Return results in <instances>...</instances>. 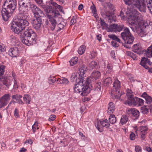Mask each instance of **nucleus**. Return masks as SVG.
Masks as SVG:
<instances>
[{"label": "nucleus", "instance_id": "49530a36", "mask_svg": "<svg viewBox=\"0 0 152 152\" xmlns=\"http://www.w3.org/2000/svg\"><path fill=\"white\" fill-rule=\"evenodd\" d=\"M85 51L86 48H79L77 52L80 55H82L84 53Z\"/></svg>", "mask_w": 152, "mask_h": 152}, {"label": "nucleus", "instance_id": "2eb2a0df", "mask_svg": "<svg viewBox=\"0 0 152 152\" xmlns=\"http://www.w3.org/2000/svg\"><path fill=\"white\" fill-rule=\"evenodd\" d=\"M34 4H31L30 0H19V5L21 8L22 10H24L23 9V8H25L28 10V8H29L30 9L32 7V5Z\"/></svg>", "mask_w": 152, "mask_h": 152}, {"label": "nucleus", "instance_id": "09e8293b", "mask_svg": "<svg viewBox=\"0 0 152 152\" xmlns=\"http://www.w3.org/2000/svg\"><path fill=\"white\" fill-rule=\"evenodd\" d=\"M34 1L38 4L40 5L41 6L44 7V5H43L42 4L43 1L42 0H34Z\"/></svg>", "mask_w": 152, "mask_h": 152}, {"label": "nucleus", "instance_id": "4d7b16f0", "mask_svg": "<svg viewBox=\"0 0 152 152\" xmlns=\"http://www.w3.org/2000/svg\"><path fill=\"white\" fill-rule=\"evenodd\" d=\"M27 143H28V144H29L31 145L33 143V142L30 139H28V140H26L25 141V144H26Z\"/></svg>", "mask_w": 152, "mask_h": 152}, {"label": "nucleus", "instance_id": "dca6fc26", "mask_svg": "<svg viewBox=\"0 0 152 152\" xmlns=\"http://www.w3.org/2000/svg\"><path fill=\"white\" fill-rule=\"evenodd\" d=\"M124 28L123 25H118L116 24H113L110 25L107 30V31L110 32H120Z\"/></svg>", "mask_w": 152, "mask_h": 152}, {"label": "nucleus", "instance_id": "bf43d9fd", "mask_svg": "<svg viewBox=\"0 0 152 152\" xmlns=\"http://www.w3.org/2000/svg\"><path fill=\"white\" fill-rule=\"evenodd\" d=\"M112 45L113 47H118V44L116 42H111Z\"/></svg>", "mask_w": 152, "mask_h": 152}, {"label": "nucleus", "instance_id": "c03bdc74", "mask_svg": "<svg viewBox=\"0 0 152 152\" xmlns=\"http://www.w3.org/2000/svg\"><path fill=\"white\" fill-rule=\"evenodd\" d=\"M5 68V66L4 65H0V75L4 74Z\"/></svg>", "mask_w": 152, "mask_h": 152}, {"label": "nucleus", "instance_id": "a878e982", "mask_svg": "<svg viewBox=\"0 0 152 152\" xmlns=\"http://www.w3.org/2000/svg\"><path fill=\"white\" fill-rule=\"evenodd\" d=\"M148 59L145 57H143L141 60L140 64L146 69H148L149 67L147 65Z\"/></svg>", "mask_w": 152, "mask_h": 152}, {"label": "nucleus", "instance_id": "9b49d317", "mask_svg": "<svg viewBox=\"0 0 152 152\" xmlns=\"http://www.w3.org/2000/svg\"><path fill=\"white\" fill-rule=\"evenodd\" d=\"M110 125V124L107 119L100 120L95 124L96 127L100 132H102L103 131L102 127L107 128L109 127Z\"/></svg>", "mask_w": 152, "mask_h": 152}, {"label": "nucleus", "instance_id": "774afa93", "mask_svg": "<svg viewBox=\"0 0 152 152\" xmlns=\"http://www.w3.org/2000/svg\"><path fill=\"white\" fill-rule=\"evenodd\" d=\"M26 151V149L24 148H21L20 150V152H25Z\"/></svg>", "mask_w": 152, "mask_h": 152}, {"label": "nucleus", "instance_id": "37998d69", "mask_svg": "<svg viewBox=\"0 0 152 152\" xmlns=\"http://www.w3.org/2000/svg\"><path fill=\"white\" fill-rule=\"evenodd\" d=\"M56 80V78L54 76H50L49 78V83L50 84L54 83Z\"/></svg>", "mask_w": 152, "mask_h": 152}, {"label": "nucleus", "instance_id": "423d86ee", "mask_svg": "<svg viewBox=\"0 0 152 152\" xmlns=\"http://www.w3.org/2000/svg\"><path fill=\"white\" fill-rule=\"evenodd\" d=\"M126 91L127 99L125 101L124 103L125 104L128 105L133 104L137 106H140L143 104L144 101L142 99L136 97H134L131 90L127 89Z\"/></svg>", "mask_w": 152, "mask_h": 152}, {"label": "nucleus", "instance_id": "4c0bfd02", "mask_svg": "<svg viewBox=\"0 0 152 152\" xmlns=\"http://www.w3.org/2000/svg\"><path fill=\"white\" fill-rule=\"evenodd\" d=\"M95 90L97 91H101V83L98 82L96 83L94 86Z\"/></svg>", "mask_w": 152, "mask_h": 152}, {"label": "nucleus", "instance_id": "1a4fd4ad", "mask_svg": "<svg viewBox=\"0 0 152 152\" xmlns=\"http://www.w3.org/2000/svg\"><path fill=\"white\" fill-rule=\"evenodd\" d=\"M132 51L138 54H141L145 52V55L148 58L152 57V48H148L145 50L143 48H132Z\"/></svg>", "mask_w": 152, "mask_h": 152}, {"label": "nucleus", "instance_id": "bb28decb", "mask_svg": "<svg viewBox=\"0 0 152 152\" xmlns=\"http://www.w3.org/2000/svg\"><path fill=\"white\" fill-rule=\"evenodd\" d=\"M152 108L151 106H144L141 107V112L144 114H147L148 113L149 110L150 109L151 111Z\"/></svg>", "mask_w": 152, "mask_h": 152}, {"label": "nucleus", "instance_id": "5fc2aeb1", "mask_svg": "<svg viewBox=\"0 0 152 152\" xmlns=\"http://www.w3.org/2000/svg\"><path fill=\"white\" fill-rule=\"evenodd\" d=\"M111 56L112 58L114 60H115V52L114 51H112L111 52Z\"/></svg>", "mask_w": 152, "mask_h": 152}, {"label": "nucleus", "instance_id": "864d4df0", "mask_svg": "<svg viewBox=\"0 0 152 152\" xmlns=\"http://www.w3.org/2000/svg\"><path fill=\"white\" fill-rule=\"evenodd\" d=\"M108 37L111 39L115 40L117 37L115 35L110 34L108 35Z\"/></svg>", "mask_w": 152, "mask_h": 152}, {"label": "nucleus", "instance_id": "cd10ccee", "mask_svg": "<svg viewBox=\"0 0 152 152\" xmlns=\"http://www.w3.org/2000/svg\"><path fill=\"white\" fill-rule=\"evenodd\" d=\"M57 82L60 84H67L69 83L68 79L64 77L58 78Z\"/></svg>", "mask_w": 152, "mask_h": 152}, {"label": "nucleus", "instance_id": "c9c22d12", "mask_svg": "<svg viewBox=\"0 0 152 152\" xmlns=\"http://www.w3.org/2000/svg\"><path fill=\"white\" fill-rule=\"evenodd\" d=\"M109 120L110 123L111 124L115 123L116 121L115 115H110L109 118Z\"/></svg>", "mask_w": 152, "mask_h": 152}, {"label": "nucleus", "instance_id": "f257e3e1", "mask_svg": "<svg viewBox=\"0 0 152 152\" xmlns=\"http://www.w3.org/2000/svg\"><path fill=\"white\" fill-rule=\"evenodd\" d=\"M16 20V21H13L12 22L11 27V29L14 31L15 33L18 34L29 24V15L27 10H20Z\"/></svg>", "mask_w": 152, "mask_h": 152}, {"label": "nucleus", "instance_id": "6e6552de", "mask_svg": "<svg viewBox=\"0 0 152 152\" xmlns=\"http://www.w3.org/2000/svg\"><path fill=\"white\" fill-rule=\"evenodd\" d=\"M121 36L122 39L127 44L132 43L134 37L132 35L128 28H125L124 31L121 33Z\"/></svg>", "mask_w": 152, "mask_h": 152}, {"label": "nucleus", "instance_id": "4be33fe9", "mask_svg": "<svg viewBox=\"0 0 152 152\" xmlns=\"http://www.w3.org/2000/svg\"><path fill=\"white\" fill-rule=\"evenodd\" d=\"M127 110L129 113H131L133 116L137 119L139 116L140 113L138 110L135 108H129Z\"/></svg>", "mask_w": 152, "mask_h": 152}, {"label": "nucleus", "instance_id": "a19ab883", "mask_svg": "<svg viewBox=\"0 0 152 152\" xmlns=\"http://www.w3.org/2000/svg\"><path fill=\"white\" fill-rule=\"evenodd\" d=\"M14 115L15 117L16 118H18L20 117L19 110L17 108H16L15 109L14 111Z\"/></svg>", "mask_w": 152, "mask_h": 152}, {"label": "nucleus", "instance_id": "f704fd0d", "mask_svg": "<svg viewBox=\"0 0 152 152\" xmlns=\"http://www.w3.org/2000/svg\"><path fill=\"white\" fill-rule=\"evenodd\" d=\"M78 61V58L77 57H75L72 58L69 61L70 65L71 66H73L76 64Z\"/></svg>", "mask_w": 152, "mask_h": 152}, {"label": "nucleus", "instance_id": "8fccbe9b", "mask_svg": "<svg viewBox=\"0 0 152 152\" xmlns=\"http://www.w3.org/2000/svg\"><path fill=\"white\" fill-rule=\"evenodd\" d=\"M135 134L133 132H132L130 135V138L131 140H133L135 139Z\"/></svg>", "mask_w": 152, "mask_h": 152}, {"label": "nucleus", "instance_id": "ea45409f", "mask_svg": "<svg viewBox=\"0 0 152 152\" xmlns=\"http://www.w3.org/2000/svg\"><path fill=\"white\" fill-rule=\"evenodd\" d=\"M66 25V23L64 22V21H62L59 23L58 25V26L60 30L63 28Z\"/></svg>", "mask_w": 152, "mask_h": 152}, {"label": "nucleus", "instance_id": "a18cd8bd", "mask_svg": "<svg viewBox=\"0 0 152 152\" xmlns=\"http://www.w3.org/2000/svg\"><path fill=\"white\" fill-rule=\"evenodd\" d=\"M150 3L147 4V7L149 10L150 12L152 15V2Z\"/></svg>", "mask_w": 152, "mask_h": 152}, {"label": "nucleus", "instance_id": "de8ad7c7", "mask_svg": "<svg viewBox=\"0 0 152 152\" xmlns=\"http://www.w3.org/2000/svg\"><path fill=\"white\" fill-rule=\"evenodd\" d=\"M76 22V17L74 16L70 21V25H72L75 23Z\"/></svg>", "mask_w": 152, "mask_h": 152}, {"label": "nucleus", "instance_id": "6ab92c4d", "mask_svg": "<svg viewBox=\"0 0 152 152\" xmlns=\"http://www.w3.org/2000/svg\"><path fill=\"white\" fill-rule=\"evenodd\" d=\"M101 74L100 72L98 71L93 72L91 74L90 77L89 78H87V79L89 78V82L91 83V81L94 82L96 80L99 79L101 76Z\"/></svg>", "mask_w": 152, "mask_h": 152}, {"label": "nucleus", "instance_id": "b1692460", "mask_svg": "<svg viewBox=\"0 0 152 152\" xmlns=\"http://www.w3.org/2000/svg\"><path fill=\"white\" fill-rule=\"evenodd\" d=\"M18 53V48H10L9 50V54L12 57H16Z\"/></svg>", "mask_w": 152, "mask_h": 152}, {"label": "nucleus", "instance_id": "20e7f679", "mask_svg": "<svg viewBox=\"0 0 152 152\" xmlns=\"http://www.w3.org/2000/svg\"><path fill=\"white\" fill-rule=\"evenodd\" d=\"M89 78L87 79L85 83V85H83V79H80L79 81L76 83L77 84L75 85L74 89L75 91L77 93L81 92L82 96L87 95L90 91V87L91 84L89 82Z\"/></svg>", "mask_w": 152, "mask_h": 152}, {"label": "nucleus", "instance_id": "2f4dec72", "mask_svg": "<svg viewBox=\"0 0 152 152\" xmlns=\"http://www.w3.org/2000/svg\"><path fill=\"white\" fill-rule=\"evenodd\" d=\"M23 101L26 103L28 104H30L31 99L30 96L28 94H25L23 97Z\"/></svg>", "mask_w": 152, "mask_h": 152}, {"label": "nucleus", "instance_id": "aec40b11", "mask_svg": "<svg viewBox=\"0 0 152 152\" xmlns=\"http://www.w3.org/2000/svg\"><path fill=\"white\" fill-rule=\"evenodd\" d=\"M42 22L41 18H36L32 20L31 23L34 28L36 30H38L40 28Z\"/></svg>", "mask_w": 152, "mask_h": 152}, {"label": "nucleus", "instance_id": "72a5a7b5", "mask_svg": "<svg viewBox=\"0 0 152 152\" xmlns=\"http://www.w3.org/2000/svg\"><path fill=\"white\" fill-rule=\"evenodd\" d=\"M128 120V118L126 115H123L121 118L120 122L122 125L126 123Z\"/></svg>", "mask_w": 152, "mask_h": 152}, {"label": "nucleus", "instance_id": "f3484780", "mask_svg": "<svg viewBox=\"0 0 152 152\" xmlns=\"http://www.w3.org/2000/svg\"><path fill=\"white\" fill-rule=\"evenodd\" d=\"M11 94L10 93L5 94L0 98V101L1 102V106H4L6 105L10 100Z\"/></svg>", "mask_w": 152, "mask_h": 152}, {"label": "nucleus", "instance_id": "680f3d73", "mask_svg": "<svg viewBox=\"0 0 152 152\" xmlns=\"http://www.w3.org/2000/svg\"><path fill=\"white\" fill-rule=\"evenodd\" d=\"M15 102L13 100H11L10 103L9 104L8 106L7 107H10L11 106L12 104H15Z\"/></svg>", "mask_w": 152, "mask_h": 152}, {"label": "nucleus", "instance_id": "603ef678", "mask_svg": "<svg viewBox=\"0 0 152 152\" xmlns=\"http://www.w3.org/2000/svg\"><path fill=\"white\" fill-rule=\"evenodd\" d=\"M56 116L54 115H51L49 117V121H53L55 119Z\"/></svg>", "mask_w": 152, "mask_h": 152}, {"label": "nucleus", "instance_id": "0e129e2a", "mask_svg": "<svg viewBox=\"0 0 152 152\" xmlns=\"http://www.w3.org/2000/svg\"><path fill=\"white\" fill-rule=\"evenodd\" d=\"M92 13H93L94 17L96 18L97 16V14L96 12V11H93V12H92Z\"/></svg>", "mask_w": 152, "mask_h": 152}, {"label": "nucleus", "instance_id": "338daca9", "mask_svg": "<svg viewBox=\"0 0 152 152\" xmlns=\"http://www.w3.org/2000/svg\"><path fill=\"white\" fill-rule=\"evenodd\" d=\"M83 5L82 4H80L78 7V9L79 10H81L83 8Z\"/></svg>", "mask_w": 152, "mask_h": 152}, {"label": "nucleus", "instance_id": "c85d7f7f", "mask_svg": "<svg viewBox=\"0 0 152 152\" xmlns=\"http://www.w3.org/2000/svg\"><path fill=\"white\" fill-rule=\"evenodd\" d=\"M142 96L145 99L146 102L147 104H149L152 102V98L145 92L143 93L142 95Z\"/></svg>", "mask_w": 152, "mask_h": 152}, {"label": "nucleus", "instance_id": "393cba45", "mask_svg": "<svg viewBox=\"0 0 152 152\" xmlns=\"http://www.w3.org/2000/svg\"><path fill=\"white\" fill-rule=\"evenodd\" d=\"M115 110V105L112 102L109 103L108 105L107 113L108 114L113 113Z\"/></svg>", "mask_w": 152, "mask_h": 152}, {"label": "nucleus", "instance_id": "412c9836", "mask_svg": "<svg viewBox=\"0 0 152 152\" xmlns=\"http://www.w3.org/2000/svg\"><path fill=\"white\" fill-rule=\"evenodd\" d=\"M113 90L118 93H120V89L121 88V84L119 81L118 79L115 80L113 85Z\"/></svg>", "mask_w": 152, "mask_h": 152}, {"label": "nucleus", "instance_id": "e433bc0d", "mask_svg": "<svg viewBox=\"0 0 152 152\" xmlns=\"http://www.w3.org/2000/svg\"><path fill=\"white\" fill-rule=\"evenodd\" d=\"M112 82V80L110 77H107L105 79L104 81V84L106 86H109Z\"/></svg>", "mask_w": 152, "mask_h": 152}, {"label": "nucleus", "instance_id": "79ce46f5", "mask_svg": "<svg viewBox=\"0 0 152 152\" xmlns=\"http://www.w3.org/2000/svg\"><path fill=\"white\" fill-rule=\"evenodd\" d=\"M105 70L107 73H110L112 71V67L111 65L109 64H108Z\"/></svg>", "mask_w": 152, "mask_h": 152}, {"label": "nucleus", "instance_id": "9d476101", "mask_svg": "<svg viewBox=\"0 0 152 152\" xmlns=\"http://www.w3.org/2000/svg\"><path fill=\"white\" fill-rule=\"evenodd\" d=\"M2 9L1 14L3 19L5 21H7L11 16V13L15 10L7 7L5 8L4 6Z\"/></svg>", "mask_w": 152, "mask_h": 152}, {"label": "nucleus", "instance_id": "3c124183", "mask_svg": "<svg viewBox=\"0 0 152 152\" xmlns=\"http://www.w3.org/2000/svg\"><path fill=\"white\" fill-rule=\"evenodd\" d=\"M135 150L136 152H141V148L139 146H137L135 147Z\"/></svg>", "mask_w": 152, "mask_h": 152}, {"label": "nucleus", "instance_id": "7ed1b4c3", "mask_svg": "<svg viewBox=\"0 0 152 152\" xmlns=\"http://www.w3.org/2000/svg\"><path fill=\"white\" fill-rule=\"evenodd\" d=\"M43 6L42 8H43L45 11L47 13L46 16L51 24V29L52 31H53L55 28L56 22L51 16L54 17L58 16L59 15V13L57 9H58L60 10L61 7L54 2L52 0H51L50 1L49 5Z\"/></svg>", "mask_w": 152, "mask_h": 152}, {"label": "nucleus", "instance_id": "6e6d98bb", "mask_svg": "<svg viewBox=\"0 0 152 152\" xmlns=\"http://www.w3.org/2000/svg\"><path fill=\"white\" fill-rule=\"evenodd\" d=\"M12 99H15L16 101L19 99L18 98V94L12 95Z\"/></svg>", "mask_w": 152, "mask_h": 152}, {"label": "nucleus", "instance_id": "39448f33", "mask_svg": "<svg viewBox=\"0 0 152 152\" xmlns=\"http://www.w3.org/2000/svg\"><path fill=\"white\" fill-rule=\"evenodd\" d=\"M130 20L131 23L133 24L137 32L140 36L142 37L146 35L145 30V28H143L144 26L142 21L141 15H140L139 19L138 17L137 18L132 17Z\"/></svg>", "mask_w": 152, "mask_h": 152}, {"label": "nucleus", "instance_id": "e2e57ef3", "mask_svg": "<svg viewBox=\"0 0 152 152\" xmlns=\"http://www.w3.org/2000/svg\"><path fill=\"white\" fill-rule=\"evenodd\" d=\"M91 9L92 10V12H93V11H96V9L95 7V6L93 4V5L91 7Z\"/></svg>", "mask_w": 152, "mask_h": 152}, {"label": "nucleus", "instance_id": "58836bf2", "mask_svg": "<svg viewBox=\"0 0 152 152\" xmlns=\"http://www.w3.org/2000/svg\"><path fill=\"white\" fill-rule=\"evenodd\" d=\"M32 129L34 133L35 132L36 130L39 129L38 124L37 122H36L32 126Z\"/></svg>", "mask_w": 152, "mask_h": 152}, {"label": "nucleus", "instance_id": "13d9d810", "mask_svg": "<svg viewBox=\"0 0 152 152\" xmlns=\"http://www.w3.org/2000/svg\"><path fill=\"white\" fill-rule=\"evenodd\" d=\"M96 55L97 54L96 53L94 52H92L91 53V57H90V58H95Z\"/></svg>", "mask_w": 152, "mask_h": 152}, {"label": "nucleus", "instance_id": "f03ea898", "mask_svg": "<svg viewBox=\"0 0 152 152\" xmlns=\"http://www.w3.org/2000/svg\"><path fill=\"white\" fill-rule=\"evenodd\" d=\"M125 4L130 7L129 11L131 14L128 18L129 20L131 19L132 17L137 18H139L140 17L141 14L139 13L137 10L138 9L140 11L144 12H146V7L144 4L145 0H124Z\"/></svg>", "mask_w": 152, "mask_h": 152}, {"label": "nucleus", "instance_id": "a211bd4d", "mask_svg": "<svg viewBox=\"0 0 152 152\" xmlns=\"http://www.w3.org/2000/svg\"><path fill=\"white\" fill-rule=\"evenodd\" d=\"M17 5L16 0H5L4 7L6 6L7 7L15 10Z\"/></svg>", "mask_w": 152, "mask_h": 152}, {"label": "nucleus", "instance_id": "473e14b6", "mask_svg": "<svg viewBox=\"0 0 152 152\" xmlns=\"http://www.w3.org/2000/svg\"><path fill=\"white\" fill-rule=\"evenodd\" d=\"M100 23L102 26V29H106L107 31V29L108 28V25L105 22L104 20L101 18H100Z\"/></svg>", "mask_w": 152, "mask_h": 152}, {"label": "nucleus", "instance_id": "4468645a", "mask_svg": "<svg viewBox=\"0 0 152 152\" xmlns=\"http://www.w3.org/2000/svg\"><path fill=\"white\" fill-rule=\"evenodd\" d=\"M101 15L103 17L107 18V20L110 23L116 21V16L112 12L106 11L103 13L102 12Z\"/></svg>", "mask_w": 152, "mask_h": 152}, {"label": "nucleus", "instance_id": "69168bd1", "mask_svg": "<svg viewBox=\"0 0 152 152\" xmlns=\"http://www.w3.org/2000/svg\"><path fill=\"white\" fill-rule=\"evenodd\" d=\"M140 43H137L134 45L133 46L135 48H139L140 47Z\"/></svg>", "mask_w": 152, "mask_h": 152}, {"label": "nucleus", "instance_id": "5701e85b", "mask_svg": "<svg viewBox=\"0 0 152 152\" xmlns=\"http://www.w3.org/2000/svg\"><path fill=\"white\" fill-rule=\"evenodd\" d=\"M86 68L84 66H82L79 69L80 73L79 77L80 79H83L85 76H86L85 73L86 72Z\"/></svg>", "mask_w": 152, "mask_h": 152}, {"label": "nucleus", "instance_id": "f8f14e48", "mask_svg": "<svg viewBox=\"0 0 152 152\" xmlns=\"http://www.w3.org/2000/svg\"><path fill=\"white\" fill-rule=\"evenodd\" d=\"M30 9L33 13L34 16L36 18H41L44 16L43 11L35 4L32 5Z\"/></svg>", "mask_w": 152, "mask_h": 152}, {"label": "nucleus", "instance_id": "0eeeda50", "mask_svg": "<svg viewBox=\"0 0 152 152\" xmlns=\"http://www.w3.org/2000/svg\"><path fill=\"white\" fill-rule=\"evenodd\" d=\"M36 34L32 30L30 29L25 31L21 36V39L23 44L29 46L33 41L35 40Z\"/></svg>", "mask_w": 152, "mask_h": 152}, {"label": "nucleus", "instance_id": "052dcab7", "mask_svg": "<svg viewBox=\"0 0 152 152\" xmlns=\"http://www.w3.org/2000/svg\"><path fill=\"white\" fill-rule=\"evenodd\" d=\"M17 102L19 104L23 105L24 104V102L21 99H19L17 101Z\"/></svg>", "mask_w": 152, "mask_h": 152}, {"label": "nucleus", "instance_id": "7c9ffc66", "mask_svg": "<svg viewBox=\"0 0 152 152\" xmlns=\"http://www.w3.org/2000/svg\"><path fill=\"white\" fill-rule=\"evenodd\" d=\"M77 73H74L72 74L71 77V80L72 81H76V83L79 81L80 77L79 78L77 77Z\"/></svg>", "mask_w": 152, "mask_h": 152}, {"label": "nucleus", "instance_id": "ddd939ff", "mask_svg": "<svg viewBox=\"0 0 152 152\" xmlns=\"http://www.w3.org/2000/svg\"><path fill=\"white\" fill-rule=\"evenodd\" d=\"M135 132L137 136L140 134L141 136V138L144 140L145 138V135L147 133L148 128L146 126H141L137 129H134Z\"/></svg>", "mask_w": 152, "mask_h": 152}, {"label": "nucleus", "instance_id": "c756f323", "mask_svg": "<svg viewBox=\"0 0 152 152\" xmlns=\"http://www.w3.org/2000/svg\"><path fill=\"white\" fill-rule=\"evenodd\" d=\"M97 67V63L95 61H92L89 64L88 67L89 69L91 70L96 68Z\"/></svg>", "mask_w": 152, "mask_h": 152}]
</instances>
